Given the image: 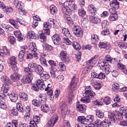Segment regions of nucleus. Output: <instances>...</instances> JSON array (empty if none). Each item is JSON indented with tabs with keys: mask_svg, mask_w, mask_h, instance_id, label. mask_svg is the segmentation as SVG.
Instances as JSON below:
<instances>
[{
	"mask_svg": "<svg viewBox=\"0 0 127 127\" xmlns=\"http://www.w3.org/2000/svg\"><path fill=\"white\" fill-rule=\"evenodd\" d=\"M14 34L18 38V41H21V40H23V36L21 35V32L20 31L17 30L15 32H14Z\"/></svg>",
	"mask_w": 127,
	"mask_h": 127,
	"instance_id": "4be33fe9",
	"label": "nucleus"
},
{
	"mask_svg": "<svg viewBox=\"0 0 127 127\" xmlns=\"http://www.w3.org/2000/svg\"><path fill=\"white\" fill-rule=\"evenodd\" d=\"M79 83V79L76 78L75 75L73 76V78L71 80L70 84L68 86V90H69L70 93H69V97L68 99H71L72 100V98L74 97V94L73 93L75 92L76 90V86H77V84Z\"/></svg>",
	"mask_w": 127,
	"mask_h": 127,
	"instance_id": "f03ea898",
	"label": "nucleus"
},
{
	"mask_svg": "<svg viewBox=\"0 0 127 127\" xmlns=\"http://www.w3.org/2000/svg\"><path fill=\"white\" fill-rule=\"evenodd\" d=\"M16 109H17L18 111L20 112V113H23L24 111V109H23V106L20 103H17Z\"/></svg>",
	"mask_w": 127,
	"mask_h": 127,
	"instance_id": "37998d69",
	"label": "nucleus"
},
{
	"mask_svg": "<svg viewBox=\"0 0 127 127\" xmlns=\"http://www.w3.org/2000/svg\"><path fill=\"white\" fill-rule=\"evenodd\" d=\"M69 2L66 1L64 2V6L62 7V10L64 13L65 14H68L70 11V7L67 6V4H69ZM65 5H66L65 6Z\"/></svg>",
	"mask_w": 127,
	"mask_h": 127,
	"instance_id": "4468645a",
	"label": "nucleus"
},
{
	"mask_svg": "<svg viewBox=\"0 0 127 127\" xmlns=\"http://www.w3.org/2000/svg\"><path fill=\"white\" fill-rule=\"evenodd\" d=\"M116 9H116V8L113 7V8H110L109 10V11L110 13L111 14V15H117V11L116 10Z\"/></svg>",
	"mask_w": 127,
	"mask_h": 127,
	"instance_id": "69168bd1",
	"label": "nucleus"
},
{
	"mask_svg": "<svg viewBox=\"0 0 127 127\" xmlns=\"http://www.w3.org/2000/svg\"><path fill=\"white\" fill-rule=\"evenodd\" d=\"M7 62L9 64V65L12 66V69L14 71H16V70H17V66H16V64H17V62H16V59L15 58V57H11L10 59H8Z\"/></svg>",
	"mask_w": 127,
	"mask_h": 127,
	"instance_id": "39448f33",
	"label": "nucleus"
},
{
	"mask_svg": "<svg viewBox=\"0 0 127 127\" xmlns=\"http://www.w3.org/2000/svg\"><path fill=\"white\" fill-rule=\"evenodd\" d=\"M37 65V64H35V63H31L28 64L27 67H25V68H29V69H30V70H32L31 69L33 68V70H34V69H35V67H36Z\"/></svg>",
	"mask_w": 127,
	"mask_h": 127,
	"instance_id": "5fc2aeb1",
	"label": "nucleus"
},
{
	"mask_svg": "<svg viewBox=\"0 0 127 127\" xmlns=\"http://www.w3.org/2000/svg\"><path fill=\"white\" fill-rule=\"evenodd\" d=\"M96 117H97L99 119H103V118H104V113L99 110H97L96 111Z\"/></svg>",
	"mask_w": 127,
	"mask_h": 127,
	"instance_id": "79ce46f5",
	"label": "nucleus"
},
{
	"mask_svg": "<svg viewBox=\"0 0 127 127\" xmlns=\"http://www.w3.org/2000/svg\"><path fill=\"white\" fill-rule=\"evenodd\" d=\"M72 46L73 48H74V49L77 51L81 49V46H80V44H79V43L78 42H73L72 43Z\"/></svg>",
	"mask_w": 127,
	"mask_h": 127,
	"instance_id": "58836bf2",
	"label": "nucleus"
},
{
	"mask_svg": "<svg viewBox=\"0 0 127 127\" xmlns=\"http://www.w3.org/2000/svg\"><path fill=\"white\" fill-rule=\"evenodd\" d=\"M14 5L17 8H18L19 9H21L22 7H23V5L22 2H19L18 0H15L13 2Z\"/></svg>",
	"mask_w": 127,
	"mask_h": 127,
	"instance_id": "393cba45",
	"label": "nucleus"
},
{
	"mask_svg": "<svg viewBox=\"0 0 127 127\" xmlns=\"http://www.w3.org/2000/svg\"><path fill=\"white\" fill-rule=\"evenodd\" d=\"M85 120V117L84 116H79L77 119V122H79V123H81V124H83V123H86V121Z\"/></svg>",
	"mask_w": 127,
	"mask_h": 127,
	"instance_id": "6e6d98bb",
	"label": "nucleus"
},
{
	"mask_svg": "<svg viewBox=\"0 0 127 127\" xmlns=\"http://www.w3.org/2000/svg\"><path fill=\"white\" fill-rule=\"evenodd\" d=\"M3 53L7 56H9L10 55L9 51H8L6 47H3V52L0 50V55H2L1 54H3Z\"/></svg>",
	"mask_w": 127,
	"mask_h": 127,
	"instance_id": "c85d7f7f",
	"label": "nucleus"
},
{
	"mask_svg": "<svg viewBox=\"0 0 127 127\" xmlns=\"http://www.w3.org/2000/svg\"><path fill=\"white\" fill-rule=\"evenodd\" d=\"M98 39H99V37L97 35H91V42L93 44L96 43L97 41H98Z\"/></svg>",
	"mask_w": 127,
	"mask_h": 127,
	"instance_id": "de8ad7c7",
	"label": "nucleus"
},
{
	"mask_svg": "<svg viewBox=\"0 0 127 127\" xmlns=\"http://www.w3.org/2000/svg\"><path fill=\"white\" fill-rule=\"evenodd\" d=\"M41 110L42 112H44V113H47V112L49 111V107L48 105L44 104L41 105Z\"/></svg>",
	"mask_w": 127,
	"mask_h": 127,
	"instance_id": "a19ab883",
	"label": "nucleus"
},
{
	"mask_svg": "<svg viewBox=\"0 0 127 127\" xmlns=\"http://www.w3.org/2000/svg\"><path fill=\"white\" fill-rule=\"evenodd\" d=\"M103 101L105 105H110L111 104V98L109 96H106L104 98Z\"/></svg>",
	"mask_w": 127,
	"mask_h": 127,
	"instance_id": "864d4df0",
	"label": "nucleus"
},
{
	"mask_svg": "<svg viewBox=\"0 0 127 127\" xmlns=\"http://www.w3.org/2000/svg\"><path fill=\"white\" fill-rule=\"evenodd\" d=\"M8 40L11 44H14L15 43V38L12 36H9L8 38Z\"/></svg>",
	"mask_w": 127,
	"mask_h": 127,
	"instance_id": "680f3d73",
	"label": "nucleus"
},
{
	"mask_svg": "<svg viewBox=\"0 0 127 127\" xmlns=\"http://www.w3.org/2000/svg\"><path fill=\"white\" fill-rule=\"evenodd\" d=\"M59 57L62 61L66 62V63H69V56L68 55V54H67V52L62 51L59 55Z\"/></svg>",
	"mask_w": 127,
	"mask_h": 127,
	"instance_id": "6e6552de",
	"label": "nucleus"
},
{
	"mask_svg": "<svg viewBox=\"0 0 127 127\" xmlns=\"http://www.w3.org/2000/svg\"><path fill=\"white\" fill-rule=\"evenodd\" d=\"M124 114L119 112L118 113L114 114L112 112L108 113V119L112 122V124H114L116 122V119L118 121L123 120V117Z\"/></svg>",
	"mask_w": 127,
	"mask_h": 127,
	"instance_id": "20e7f679",
	"label": "nucleus"
},
{
	"mask_svg": "<svg viewBox=\"0 0 127 127\" xmlns=\"http://www.w3.org/2000/svg\"><path fill=\"white\" fill-rule=\"evenodd\" d=\"M83 96L85 97H83L81 99V102L82 103H91V99H94L95 96H96V93L91 90V91H87L85 93H83Z\"/></svg>",
	"mask_w": 127,
	"mask_h": 127,
	"instance_id": "7ed1b4c3",
	"label": "nucleus"
},
{
	"mask_svg": "<svg viewBox=\"0 0 127 127\" xmlns=\"http://www.w3.org/2000/svg\"><path fill=\"white\" fill-rule=\"evenodd\" d=\"M94 120V117L93 116H88L87 117H85V123H88L89 122V123H91V122H93Z\"/></svg>",
	"mask_w": 127,
	"mask_h": 127,
	"instance_id": "4d7b16f0",
	"label": "nucleus"
},
{
	"mask_svg": "<svg viewBox=\"0 0 127 127\" xmlns=\"http://www.w3.org/2000/svg\"><path fill=\"white\" fill-rule=\"evenodd\" d=\"M108 24H109V22L107 20H104L102 22V31L101 34L102 35H104V36L105 35H109V34H110V31H109V29H108Z\"/></svg>",
	"mask_w": 127,
	"mask_h": 127,
	"instance_id": "423d86ee",
	"label": "nucleus"
},
{
	"mask_svg": "<svg viewBox=\"0 0 127 127\" xmlns=\"http://www.w3.org/2000/svg\"><path fill=\"white\" fill-rule=\"evenodd\" d=\"M65 19L67 24H73L74 23V22H73V20H72L71 17H69L68 15H67Z\"/></svg>",
	"mask_w": 127,
	"mask_h": 127,
	"instance_id": "bf43d9fd",
	"label": "nucleus"
},
{
	"mask_svg": "<svg viewBox=\"0 0 127 127\" xmlns=\"http://www.w3.org/2000/svg\"><path fill=\"white\" fill-rule=\"evenodd\" d=\"M94 124L95 127H101L102 125V122L100 120H97L96 121H95Z\"/></svg>",
	"mask_w": 127,
	"mask_h": 127,
	"instance_id": "774afa93",
	"label": "nucleus"
},
{
	"mask_svg": "<svg viewBox=\"0 0 127 127\" xmlns=\"http://www.w3.org/2000/svg\"><path fill=\"white\" fill-rule=\"evenodd\" d=\"M26 109V112H27V113L25 115L24 119L27 121V120L30 118V107H29V106H27Z\"/></svg>",
	"mask_w": 127,
	"mask_h": 127,
	"instance_id": "cd10ccee",
	"label": "nucleus"
},
{
	"mask_svg": "<svg viewBox=\"0 0 127 127\" xmlns=\"http://www.w3.org/2000/svg\"><path fill=\"white\" fill-rule=\"evenodd\" d=\"M57 68L55 67H51V70L50 71V74L53 78H55L57 75Z\"/></svg>",
	"mask_w": 127,
	"mask_h": 127,
	"instance_id": "a878e982",
	"label": "nucleus"
},
{
	"mask_svg": "<svg viewBox=\"0 0 127 127\" xmlns=\"http://www.w3.org/2000/svg\"><path fill=\"white\" fill-rule=\"evenodd\" d=\"M63 41L64 43H65L67 45H71V44H72V42H71V41H70L67 37H64L63 38Z\"/></svg>",
	"mask_w": 127,
	"mask_h": 127,
	"instance_id": "e2e57ef3",
	"label": "nucleus"
},
{
	"mask_svg": "<svg viewBox=\"0 0 127 127\" xmlns=\"http://www.w3.org/2000/svg\"><path fill=\"white\" fill-rule=\"evenodd\" d=\"M45 57H46V55H44L40 58L41 63L42 65H44V66H46V67H47V62H46V59H45Z\"/></svg>",
	"mask_w": 127,
	"mask_h": 127,
	"instance_id": "ea45409f",
	"label": "nucleus"
},
{
	"mask_svg": "<svg viewBox=\"0 0 127 127\" xmlns=\"http://www.w3.org/2000/svg\"><path fill=\"white\" fill-rule=\"evenodd\" d=\"M104 68V71L107 74H110V72H112V67L109 65V64Z\"/></svg>",
	"mask_w": 127,
	"mask_h": 127,
	"instance_id": "09e8293b",
	"label": "nucleus"
},
{
	"mask_svg": "<svg viewBox=\"0 0 127 127\" xmlns=\"http://www.w3.org/2000/svg\"><path fill=\"white\" fill-rule=\"evenodd\" d=\"M10 78L13 82H16L18 81L20 78V75L17 73H13L11 75Z\"/></svg>",
	"mask_w": 127,
	"mask_h": 127,
	"instance_id": "412c9836",
	"label": "nucleus"
},
{
	"mask_svg": "<svg viewBox=\"0 0 127 127\" xmlns=\"http://www.w3.org/2000/svg\"><path fill=\"white\" fill-rule=\"evenodd\" d=\"M27 36H28V37H30V38H31V39H36L37 36V35L34 33V32L33 31H30L29 32Z\"/></svg>",
	"mask_w": 127,
	"mask_h": 127,
	"instance_id": "473e14b6",
	"label": "nucleus"
},
{
	"mask_svg": "<svg viewBox=\"0 0 127 127\" xmlns=\"http://www.w3.org/2000/svg\"><path fill=\"white\" fill-rule=\"evenodd\" d=\"M41 78L43 79L45 81H46L47 80H48V79L50 78V75L48 74L43 73L41 75Z\"/></svg>",
	"mask_w": 127,
	"mask_h": 127,
	"instance_id": "13d9d810",
	"label": "nucleus"
},
{
	"mask_svg": "<svg viewBox=\"0 0 127 127\" xmlns=\"http://www.w3.org/2000/svg\"><path fill=\"white\" fill-rule=\"evenodd\" d=\"M18 60L20 62H23V57H24V51H20L18 56Z\"/></svg>",
	"mask_w": 127,
	"mask_h": 127,
	"instance_id": "72a5a7b5",
	"label": "nucleus"
},
{
	"mask_svg": "<svg viewBox=\"0 0 127 127\" xmlns=\"http://www.w3.org/2000/svg\"><path fill=\"white\" fill-rule=\"evenodd\" d=\"M108 64L109 63L105 61H99L98 63V66L100 67V68H105Z\"/></svg>",
	"mask_w": 127,
	"mask_h": 127,
	"instance_id": "4c0bfd02",
	"label": "nucleus"
},
{
	"mask_svg": "<svg viewBox=\"0 0 127 127\" xmlns=\"http://www.w3.org/2000/svg\"><path fill=\"white\" fill-rule=\"evenodd\" d=\"M77 111L79 113H85V111H86V108L83 106V104H79L78 106H77Z\"/></svg>",
	"mask_w": 127,
	"mask_h": 127,
	"instance_id": "2f4dec72",
	"label": "nucleus"
},
{
	"mask_svg": "<svg viewBox=\"0 0 127 127\" xmlns=\"http://www.w3.org/2000/svg\"><path fill=\"white\" fill-rule=\"evenodd\" d=\"M120 89V84L115 83L114 84H113L112 85V89L116 92L117 90H119Z\"/></svg>",
	"mask_w": 127,
	"mask_h": 127,
	"instance_id": "338daca9",
	"label": "nucleus"
},
{
	"mask_svg": "<svg viewBox=\"0 0 127 127\" xmlns=\"http://www.w3.org/2000/svg\"><path fill=\"white\" fill-rule=\"evenodd\" d=\"M50 12L51 14H54L57 12V8L54 5H52L50 6Z\"/></svg>",
	"mask_w": 127,
	"mask_h": 127,
	"instance_id": "8fccbe9b",
	"label": "nucleus"
},
{
	"mask_svg": "<svg viewBox=\"0 0 127 127\" xmlns=\"http://www.w3.org/2000/svg\"><path fill=\"white\" fill-rule=\"evenodd\" d=\"M91 83L95 90H100L101 89V83L97 82L95 80H92Z\"/></svg>",
	"mask_w": 127,
	"mask_h": 127,
	"instance_id": "5701e85b",
	"label": "nucleus"
},
{
	"mask_svg": "<svg viewBox=\"0 0 127 127\" xmlns=\"http://www.w3.org/2000/svg\"><path fill=\"white\" fill-rule=\"evenodd\" d=\"M113 122L109 119H105L102 121V126L103 127H108L110 126V125H112Z\"/></svg>",
	"mask_w": 127,
	"mask_h": 127,
	"instance_id": "b1692460",
	"label": "nucleus"
},
{
	"mask_svg": "<svg viewBox=\"0 0 127 127\" xmlns=\"http://www.w3.org/2000/svg\"><path fill=\"white\" fill-rule=\"evenodd\" d=\"M72 31L74 35L77 37H82L83 36V30L79 26H74L72 28Z\"/></svg>",
	"mask_w": 127,
	"mask_h": 127,
	"instance_id": "0eeeda50",
	"label": "nucleus"
},
{
	"mask_svg": "<svg viewBox=\"0 0 127 127\" xmlns=\"http://www.w3.org/2000/svg\"><path fill=\"white\" fill-rule=\"evenodd\" d=\"M63 34L66 37H71V33H70V31L67 28H64L62 30Z\"/></svg>",
	"mask_w": 127,
	"mask_h": 127,
	"instance_id": "bb28decb",
	"label": "nucleus"
},
{
	"mask_svg": "<svg viewBox=\"0 0 127 127\" xmlns=\"http://www.w3.org/2000/svg\"><path fill=\"white\" fill-rule=\"evenodd\" d=\"M39 100L40 101L41 103L45 104V103H46V96H45V95H39Z\"/></svg>",
	"mask_w": 127,
	"mask_h": 127,
	"instance_id": "49530a36",
	"label": "nucleus"
},
{
	"mask_svg": "<svg viewBox=\"0 0 127 127\" xmlns=\"http://www.w3.org/2000/svg\"><path fill=\"white\" fill-rule=\"evenodd\" d=\"M9 115L12 116H17V115H18V111L16 108H14L12 110L9 111Z\"/></svg>",
	"mask_w": 127,
	"mask_h": 127,
	"instance_id": "e433bc0d",
	"label": "nucleus"
},
{
	"mask_svg": "<svg viewBox=\"0 0 127 127\" xmlns=\"http://www.w3.org/2000/svg\"><path fill=\"white\" fill-rule=\"evenodd\" d=\"M9 99L11 100V102H15L17 101L18 99V95L14 93H11L8 95Z\"/></svg>",
	"mask_w": 127,
	"mask_h": 127,
	"instance_id": "aec40b11",
	"label": "nucleus"
},
{
	"mask_svg": "<svg viewBox=\"0 0 127 127\" xmlns=\"http://www.w3.org/2000/svg\"><path fill=\"white\" fill-rule=\"evenodd\" d=\"M34 71L35 72V73L36 74H37L38 75H42V74L43 73V67H42V66H41L40 65H36L35 69H34Z\"/></svg>",
	"mask_w": 127,
	"mask_h": 127,
	"instance_id": "dca6fc26",
	"label": "nucleus"
},
{
	"mask_svg": "<svg viewBox=\"0 0 127 127\" xmlns=\"http://www.w3.org/2000/svg\"><path fill=\"white\" fill-rule=\"evenodd\" d=\"M110 6L115 8V9H118L119 7L120 2L118 1L117 0H113L110 1Z\"/></svg>",
	"mask_w": 127,
	"mask_h": 127,
	"instance_id": "6ab92c4d",
	"label": "nucleus"
},
{
	"mask_svg": "<svg viewBox=\"0 0 127 127\" xmlns=\"http://www.w3.org/2000/svg\"><path fill=\"white\" fill-rule=\"evenodd\" d=\"M44 48H46V50L50 51L51 50H53V47L49 45H46V44H44L43 45Z\"/></svg>",
	"mask_w": 127,
	"mask_h": 127,
	"instance_id": "0e129e2a",
	"label": "nucleus"
},
{
	"mask_svg": "<svg viewBox=\"0 0 127 127\" xmlns=\"http://www.w3.org/2000/svg\"><path fill=\"white\" fill-rule=\"evenodd\" d=\"M1 91H2L3 93H7L8 95H9V93H8V92H9V87L7 86L3 85L1 88Z\"/></svg>",
	"mask_w": 127,
	"mask_h": 127,
	"instance_id": "c756f323",
	"label": "nucleus"
},
{
	"mask_svg": "<svg viewBox=\"0 0 127 127\" xmlns=\"http://www.w3.org/2000/svg\"><path fill=\"white\" fill-rule=\"evenodd\" d=\"M49 86H50V84L48 83L47 87L45 89V91L47 92L48 96H52L53 95V90H51Z\"/></svg>",
	"mask_w": 127,
	"mask_h": 127,
	"instance_id": "f704fd0d",
	"label": "nucleus"
},
{
	"mask_svg": "<svg viewBox=\"0 0 127 127\" xmlns=\"http://www.w3.org/2000/svg\"><path fill=\"white\" fill-rule=\"evenodd\" d=\"M36 84L39 88L40 90L42 91L45 89V84L44 83V81L43 79H38L37 81Z\"/></svg>",
	"mask_w": 127,
	"mask_h": 127,
	"instance_id": "ddd939ff",
	"label": "nucleus"
},
{
	"mask_svg": "<svg viewBox=\"0 0 127 127\" xmlns=\"http://www.w3.org/2000/svg\"><path fill=\"white\" fill-rule=\"evenodd\" d=\"M91 77L92 78H96V79L103 80V79H105L106 74L102 72H100V73H97V72H92L91 73Z\"/></svg>",
	"mask_w": 127,
	"mask_h": 127,
	"instance_id": "9d476101",
	"label": "nucleus"
},
{
	"mask_svg": "<svg viewBox=\"0 0 127 127\" xmlns=\"http://www.w3.org/2000/svg\"><path fill=\"white\" fill-rule=\"evenodd\" d=\"M78 14L79 16H81L82 17H84V16L86 15V11H85L84 8H81L79 9Z\"/></svg>",
	"mask_w": 127,
	"mask_h": 127,
	"instance_id": "c03bdc74",
	"label": "nucleus"
},
{
	"mask_svg": "<svg viewBox=\"0 0 127 127\" xmlns=\"http://www.w3.org/2000/svg\"><path fill=\"white\" fill-rule=\"evenodd\" d=\"M17 121L16 120H13L12 123H8L5 127H17Z\"/></svg>",
	"mask_w": 127,
	"mask_h": 127,
	"instance_id": "7c9ffc66",
	"label": "nucleus"
},
{
	"mask_svg": "<svg viewBox=\"0 0 127 127\" xmlns=\"http://www.w3.org/2000/svg\"><path fill=\"white\" fill-rule=\"evenodd\" d=\"M20 98L22 101H27L28 100V97H27V94L24 93H20L19 94Z\"/></svg>",
	"mask_w": 127,
	"mask_h": 127,
	"instance_id": "c9c22d12",
	"label": "nucleus"
},
{
	"mask_svg": "<svg viewBox=\"0 0 127 127\" xmlns=\"http://www.w3.org/2000/svg\"><path fill=\"white\" fill-rule=\"evenodd\" d=\"M118 15H110L109 17L110 21H115V20H118Z\"/></svg>",
	"mask_w": 127,
	"mask_h": 127,
	"instance_id": "603ef678",
	"label": "nucleus"
},
{
	"mask_svg": "<svg viewBox=\"0 0 127 127\" xmlns=\"http://www.w3.org/2000/svg\"><path fill=\"white\" fill-rule=\"evenodd\" d=\"M1 80L2 82H4L5 86L8 87V86L11 85V80H10V79H9V78L6 75H2L1 76Z\"/></svg>",
	"mask_w": 127,
	"mask_h": 127,
	"instance_id": "f8f14e48",
	"label": "nucleus"
},
{
	"mask_svg": "<svg viewBox=\"0 0 127 127\" xmlns=\"http://www.w3.org/2000/svg\"><path fill=\"white\" fill-rule=\"evenodd\" d=\"M48 22L49 24H50L52 26H53L54 28H56V27H57V26L59 25L58 22L54 19H49V20H48Z\"/></svg>",
	"mask_w": 127,
	"mask_h": 127,
	"instance_id": "f3484780",
	"label": "nucleus"
},
{
	"mask_svg": "<svg viewBox=\"0 0 127 127\" xmlns=\"http://www.w3.org/2000/svg\"><path fill=\"white\" fill-rule=\"evenodd\" d=\"M52 39L56 45H59L61 42V38L58 34H55L52 37Z\"/></svg>",
	"mask_w": 127,
	"mask_h": 127,
	"instance_id": "9b49d317",
	"label": "nucleus"
},
{
	"mask_svg": "<svg viewBox=\"0 0 127 127\" xmlns=\"http://www.w3.org/2000/svg\"><path fill=\"white\" fill-rule=\"evenodd\" d=\"M42 104V103L40 100H38L37 99H34L32 101V105L35 107H39V106Z\"/></svg>",
	"mask_w": 127,
	"mask_h": 127,
	"instance_id": "a18cd8bd",
	"label": "nucleus"
},
{
	"mask_svg": "<svg viewBox=\"0 0 127 127\" xmlns=\"http://www.w3.org/2000/svg\"><path fill=\"white\" fill-rule=\"evenodd\" d=\"M39 37L40 38L41 42H43L44 43L45 42H46V36H45V34L44 33H41L39 35Z\"/></svg>",
	"mask_w": 127,
	"mask_h": 127,
	"instance_id": "3c124183",
	"label": "nucleus"
},
{
	"mask_svg": "<svg viewBox=\"0 0 127 127\" xmlns=\"http://www.w3.org/2000/svg\"><path fill=\"white\" fill-rule=\"evenodd\" d=\"M57 122H58V116L57 115H54L47 123V127H53L55 125V124L57 123Z\"/></svg>",
	"mask_w": 127,
	"mask_h": 127,
	"instance_id": "1a4fd4ad",
	"label": "nucleus"
},
{
	"mask_svg": "<svg viewBox=\"0 0 127 127\" xmlns=\"http://www.w3.org/2000/svg\"><path fill=\"white\" fill-rule=\"evenodd\" d=\"M24 72L27 75L23 76L21 79L22 83L23 84H29L33 79V70L29 68H24Z\"/></svg>",
	"mask_w": 127,
	"mask_h": 127,
	"instance_id": "f257e3e1",
	"label": "nucleus"
},
{
	"mask_svg": "<svg viewBox=\"0 0 127 127\" xmlns=\"http://www.w3.org/2000/svg\"><path fill=\"white\" fill-rule=\"evenodd\" d=\"M118 68H119V69L121 70L122 71H125L127 68V66L125 65L120 63L118 64Z\"/></svg>",
	"mask_w": 127,
	"mask_h": 127,
	"instance_id": "052dcab7",
	"label": "nucleus"
},
{
	"mask_svg": "<svg viewBox=\"0 0 127 127\" xmlns=\"http://www.w3.org/2000/svg\"><path fill=\"white\" fill-rule=\"evenodd\" d=\"M100 48H105L109 49L111 47V45L107 42H100L99 44Z\"/></svg>",
	"mask_w": 127,
	"mask_h": 127,
	"instance_id": "a211bd4d",
	"label": "nucleus"
},
{
	"mask_svg": "<svg viewBox=\"0 0 127 127\" xmlns=\"http://www.w3.org/2000/svg\"><path fill=\"white\" fill-rule=\"evenodd\" d=\"M88 11H89V12H90V14H92V15H96L97 9L94 5L91 4L88 6Z\"/></svg>",
	"mask_w": 127,
	"mask_h": 127,
	"instance_id": "2eb2a0df",
	"label": "nucleus"
}]
</instances>
